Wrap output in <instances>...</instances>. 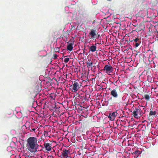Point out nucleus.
Segmentation results:
<instances>
[{
  "mask_svg": "<svg viewBox=\"0 0 158 158\" xmlns=\"http://www.w3.org/2000/svg\"><path fill=\"white\" fill-rule=\"evenodd\" d=\"M37 140L34 137H30L27 140L26 147L28 150L31 153H35L37 151Z\"/></svg>",
  "mask_w": 158,
  "mask_h": 158,
  "instance_id": "obj_1",
  "label": "nucleus"
},
{
  "mask_svg": "<svg viewBox=\"0 0 158 158\" xmlns=\"http://www.w3.org/2000/svg\"><path fill=\"white\" fill-rule=\"evenodd\" d=\"M133 41H134L133 44L136 48L137 47L141 44V40L140 39L136 38L135 39H133L132 38H131L129 36V42H132Z\"/></svg>",
  "mask_w": 158,
  "mask_h": 158,
  "instance_id": "obj_2",
  "label": "nucleus"
},
{
  "mask_svg": "<svg viewBox=\"0 0 158 158\" xmlns=\"http://www.w3.org/2000/svg\"><path fill=\"white\" fill-rule=\"evenodd\" d=\"M141 111L142 112V110L141 109H139L138 108H136L135 110L133 111L132 112H131V114L133 115L135 118H138L139 117L138 113H141Z\"/></svg>",
  "mask_w": 158,
  "mask_h": 158,
  "instance_id": "obj_3",
  "label": "nucleus"
},
{
  "mask_svg": "<svg viewBox=\"0 0 158 158\" xmlns=\"http://www.w3.org/2000/svg\"><path fill=\"white\" fill-rule=\"evenodd\" d=\"M104 70H106V73H109L111 72H112L113 71V68L108 65L106 64L105 65L103 68Z\"/></svg>",
  "mask_w": 158,
  "mask_h": 158,
  "instance_id": "obj_4",
  "label": "nucleus"
},
{
  "mask_svg": "<svg viewBox=\"0 0 158 158\" xmlns=\"http://www.w3.org/2000/svg\"><path fill=\"white\" fill-rule=\"evenodd\" d=\"M79 88V83L76 81L74 82V83L73 84L72 92H76L78 90Z\"/></svg>",
  "mask_w": 158,
  "mask_h": 158,
  "instance_id": "obj_5",
  "label": "nucleus"
},
{
  "mask_svg": "<svg viewBox=\"0 0 158 158\" xmlns=\"http://www.w3.org/2000/svg\"><path fill=\"white\" fill-rule=\"evenodd\" d=\"M69 154V150H67L66 149H63L61 152V156L63 158H67L68 157Z\"/></svg>",
  "mask_w": 158,
  "mask_h": 158,
  "instance_id": "obj_6",
  "label": "nucleus"
},
{
  "mask_svg": "<svg viewBox=\"0 0 158 158\" xmlns=\"http://www.w3.org/2000/svg\"><path fill=\"white\" fill-rule=\"evenodd\" d=\"M89 35L91 37V38L94 39L95 37H97V34L96 30L94 29H91L90 31L89 34Z\"/></svg>",
  "mask_w": 158,
  "mask_h": 158,
  "instance_id": "obj_7",
  "label": "nucleus"
},
{
  "mask_svg": "<svg viewBox=\"0 0 158 158\" xmlns=\"http://www.w3.org/2000/svg\"><path fill=\"white\" fill-rule=\"evenodd\" d=\"M45 149L48 151H50L52 149V144L48 143H44V144Z\"/></svg>",
  "mask_w": 158,
  "mask_h": 158,
  "instance_id": "obj_8",
  "label": "nucleus"
},
{
  "mask_svg": "<svg viewBox=\"0 0 158 158\" xmlns=\"http://www.w3.org/2000/svg\"><path fill=\"white\" fill-rule=\"evenodd\" d=\"M117 113L116 112H114L112 113H110L109 114L108 118L111 121L114 120Z\"/></svg>",
  "mask_w": 158,
  "mask_h": 158,
  "instance_id": "obj_9",
  "label": "nucleus"
},
{
  "mask_svg": "<svg viewBox=\"0 0 158 158\" xmlns=\"http://www.w3.org/2000/svg\"><path fill=\"white\" fill-rule=\"evenodd\" d=\"M88 16V15L87 13L85 11L82 12V13L80 14V18L84 20H87V17Z\"/></svg>",
  "mask_w": 158,
  "mask_h": 158,
  "instance_id": "obj_10",
  "label": "nucleus"
},
{
  "mask_svg": "<svg viewBox=\"0 0 158 158\" xmlns=\"http://www.w3.org/2000/svg\"><path fill=\"white\" fill-rule=\"evenodd\" d=\"M122 42L124 43V44H127L126 45L124 46H123V47L125 48V50L124 51V52H126L128 51V48H127V46L128 45V41L127 40L124 39L122 41Z\"/></svg>",
  "mask_w": 158,
  "mask_h": 158,
  "instance_id": "obj_11",
  "label": "nucleus"
},
{
  "mask_svg": "<svg viewBox=\"0 0 158 158\" xmlns=\"http://www.w3.org/2000/svg\"><path fill=\"white\" fill-rule=\"evenodd\" d=\"M110 94L114 98H117L118 96L117 91L115 89H114L111 91Z\"/></svg>",
  "mask_w": 158,
  "mask_h": 158,
  "instance_id": "obj_12",
  "label": "nucleus"
},
{
  "mask_svg": "<svg viewBox=\"0 0 158 158\" xmlns=\"http://www.w3.org/2000/svg\"><path fill=\"white\" fill-rule=\"evenodd\" d=\"M136 109V107H135L133 104L132 103H129V112H132L133 111Z\"/></svg>",
  "mask_w": 158,
  "mask_h": 158,
  "instance_id": "obj_13",
  "label": "nucleus"
},
{
  "mask_svg": "<svg viewBox=\"0 0 158 158\" xmlns=\"http://www.w3.org/2000/svg\"><path fill=\"white\" fill-rule=\"evenodd\" d=\"M129 73H131V74H130V76L131 78H132L135 76V73L133 69H129Z\"/></svg>",
  "mask_w": 158,
  "mask_h": 158,
  "instance_id": "obj_14",
  "label": "nucleus"
},
{
  "mask_svg": "<svg viewBox=\"0 0 158 158\" xmlns=\"http://www.w3.org/2000/svg\"><path fill=\"white\" fill-rule=\"evenodd\" d=\"M96 47L95 45H92L89 48L90 51L92 52H94L96 51Z\"/></svg>",
  "mask_w": 158,
  "mask_h": 158,
  "instance_id": "obj_15",
  "label": "nucleus"
},
{
  "mask_svg": "<svg viewBox=\"0 0 158 158\" xmlns=\"http://www.w3.org/2000/svg\"><path fill=\"white\" fill-rule=\"evenodd\" d=\"M67 48L68 50L71 51L73 49L72 44L71 43L69 44L67 46Z\"/></svg>",
  "mask_w": 158,
  "mask_h": 158,
  "instance_id": "obj_16",
  "label": "nucleus"
},
{
  "mask_svg": "<svg viewBox=\"0 0 158 158\" xmlns=\"http://www.w3.org/2000/svg\"><path fill=\"white\" fill-rule=\"evenodd\" d=\"M156 111H150L149 113V115L150 116L153 115L154 116L156 115Z\"/></svg>",
  "mask_w": 158,
  "mask_h": 158,
  "instance_id": "obj_17",
  "label": "nucleus"
},
{
  "mask_svg": "<svg viewBox=\"0 0 158 158\" xmlns=\"http://www.w3.org/2000/svg\"><path fill=\"white\" fill-rule=\"evenodd\" d=\"M144 97L145 98V99L147 100H149L150 99V96L148 94H145L144 95Z\"/></svg>",
  "mask_w": 158,
  "mask_h": 158,
  "instance_id": "obj_18",
  "label": "nucleus"
},
{
  "mask_svg": "<svg viewBox=\"0 0 158 158\" xmlns=\"http://www.w3.org/2000/svg\"><path fill=\"white\" fill-rule=\"evenodd\" d=\"M134 153L136 155V156H138L141 153V152L140 151L138 150L135 151V152H134Z\"/></svg>",
  "mask_w": 158,
  "mask_h": 158,
  "instance_id": "obj_19",
  "label": "nucleus"
},
{
  "mask_svg": "<svg viewBox=\"0 0 158 158\" xmlns=\"http://www.w3.org/2000/svg\"><path fill=\"white\" fill-rule=\"evenodd\" d=\"M93 64V63L91 62H89L86 63V65L88 67L91 66Z\"/></svg>",
  "mask_w": 158,
  "mask_h": 158,
  "instance_id": "obj_20",
  "label": "nucleus"
},
{
  "mask_svg": "<svg viewBox=\"0 0 158 158\" xmlns=\"http://www.w3.org/2000/svg\"><path fill=\"white\" fill-rule=\"evenodd\" d=\"M129 61H130L129 63H130V64L131 65V67H132L133 65V61H132V59L131 58H130V57L129 58Z\"/></svg>",
  "mask_w": 158,
  "mask_h": 158,
  "instance_id": "obj_21",
  "label": "nucleus"
},
{
  "mask_svg": "<svg viewBox=\"0 0 158 158\" xmlns=\"http://www.w3.org/2000/svg\"><path fill=\"white\" fill-rule=\"evenodd\" d=\"M128 59V58L126 57H125V61H124V66L125 65H127V64H128V62L127 61V60H126L127 59Z\"/></svg>",
  "mask_w": 158,
  "mask_h": 158,
  "instance_id": "obj_22",
  "label": "nucleus"
},
{
  "mask_svg": "<svg viewBox=\"0 0 158 158\" xmlns=\"http://www.w3.org/2000/svg\"><path fill=\"white\" fill-rule=\"evenodd\" d=\"M130 90H129V92H132L134 90V88H131V86L129 87Z\"/></svg>",
  "mask_w": 158,
  "mask_h": 158,
  "instance_id": "obj_23",
  "label": "nucleus"
},
{
  "mask_svg": "<svg viewBox=\"0 0 158 158\" xmlns=\"http://www.w3.org/2000/svg\"><path fill=\"white\" fill-rule=\"evenodd\" d=\"M69 58L67 57L65 58L64 60V61L65 63L68 62L69 60Z\"/></svg>",
  "mask_w": 158,
  "mask_h": 158,
  "instance_id": "obj_24",
  "label": "nucleus"
},
{
  "mask_svg": "<svg viewBox=\"0 0 158 158\" xmlns=\"http://www.w3.org/2000/svg\"><path fill=\"white\" fill-rule=\"evenodd\" d=\"M55 50V52H59V48L56 47Z\"/></svg>",
  "mask_w": 158,
  "mask_h": 158,
  "instance_id": "obj_25",
  "label": "nucleus"
},
{
  "mask_svg": "<svg viewBox=\"0 0 158 158\" xmlns=\"http://www.w3.org/2000/svg\"><path fill=\"white\" fill-rule=\"evenodd\" d=\"M57 55L56 54H53V58L54 59H56L57 58Z\"/></svg>",
  "mask_w": 158,
  "mask_h": 158,
  "instance_id": "obj_26",
  "label": "nucleus"
},
{
  "mask_svg": "<svg viewBox=\"0 0 158 158\" xmlns=\"http://www.w3.org/2000/svg\"><path fill=\"white\" fill-rule=\"evenodd\" d=\"M132 149H133V148H132ZM133 150L132 151H131L129 149V151L130 152H129L130 153H131L132 154H133L134 153V152H135V151L134 152H133Z\"/></svg>",
  "mask_w": 158,
  "mask_h": 158,
  "instance_id": "obj_27",
  "label": "nucleus"
},
{
  "mask_svg": "<svg viewBox=\"0 0 158 158\" xmlns=\"http://www.w3.org/2000/svg\"><path fill=\"white\" fill-rule=\"evenodd\" d=\"M126 31H127V32H128V31L127 30H126V29H125L123 31V33H126Z\"/></svg>",
  "mask_w": 158,
  "mask_h": 158,
  "instance_id": "obj_28",
  "label": "nucleus"
},
{
  "mask_svg": "<svg viewBox=\"0 0 158 158\" xmlns=\"http://www.w3.org/2000/svg\"><path fill=\"white\" fill-rule=\"evenodd\" d=\"M128 36V33H126L125 35V37H124L123 39L125 38V37L126 36Z\"/></svg>",
  "mask_w": 158,
  "mask_h": 158,
  "instance_id": "obj_29",
  "label": "nucleus"
},
{
  "mask_svg": "<svg viewBox=\"0 0 158 158\" xmlns=\"http://www.w3.org/2000/svg\"><path fill=\"white\" fill-rule=\"evenodd\" d=\"M100 35H98L97 37H95V38H96L97 39H98L99 37H100Z\"/></svg>",
  "mask_w": 158,
  "mask_h": 158,
  "instance_id": "obj_30",
  "label": "nucleus"
},
{
  "mask_svg": "<svg viewBox=\"0 0 158 158\" xmlns=\"http://www.w3.org/2000/svg\"><path fill=\"white\" fill-rule=\"evenodd\" d=\"M132 128L129 129V133L131 132V131H132Z\"/></svg>",
  "mask_w": 158,
  "mask_h": 158,
  "instance_id": "obj_31",
  "label": "nucleus"
},
{
  "mask_svg": "<svg viewBox=\"0 0 158 158\" xmlns=\"http://www.w3.org/2000/svg\"><path fill=\"white\" fill-rule=\"evenodd\" d=\"M142 113H143L142 111V112L141 111V113H139V115H140V116H139V117L142 116Z\"/></svg>",
  "mask_w": 158,
  "mask_h": 158,
  "instance_id": "obj_32",
  "label": "nucleus"
},
{
  "mask_svg": "<svg viewBox=\"0 0 158 158\" xmlns=\"http://www.w3.org/2000/svg\"><path fill=\"white\" fill-rule=\"evenodd\" d=\"M130 31H131V32H130V33H129V34H131V32H133V30H132V29H131V30H130Z\"/></svg>",
  "mask_w": 158,
  "mask_h": 158,
  "instance_id": "obj_33",
  "label": "nucleus"
},
{
  "mask_svg": "<svg viewBox=\"0 0 158 158\" xmlns=\"http://www.w3.org/2000/svg\"><path fill=\"white\" fill-rule=\"evenodd\" d=\"M131 145H133V143L132 142V143H131ZM130 145V143H129V145Z\"/></svg>",
  "mask_w": 158,
  "mask_h": 158,
  "instance_id": "obj_34",
  "label": "nucleus"
},
{
  "mask_svg": "<svg viewBox=\"0 0 158 158\" xmlns=\"http://www.w3.org/2000/svg\"><path fill=\"white\" fill-rule=\"evenodd\" d=\"M35 128H33L32 129V131H35Z\"/></svg>",
  "mask_w": 158,
  "mask_h": 158,
  "instance_id": "obj_35",
  "label": "nucleus"
},
{
  "mask_svg": "<svg viewBox=\"0 0 158 158\" xmlns=\"http://www.w3.org/2000/svg\"><path fill=\"white\" fill-rule=\"evenodd\" d=\"M128 134H127V139H128Z\"/></svg>",
  "mask_w": 158,
  "mask_h": 158,
  "instance_id": "obj_36",
  "label": "nucleus"
},
{
  "mask_svg": "<svg viewBox=\"0 0 158 158\" xmlns=\"http://www.w3.org/2000/svg\"><path fill=\"white\" fill-rule=\"evenodd\" d=\"M128 69V67H127V69H126V71H127V69Z\"/></svg>",
  "mask_w": 158,
  "mask_h": 158,
  "instance_id": "obj_37",
  "label": "nucleus"
},
{
  "mask_svg": "<svg viewBox=\"0 0 158 158\" xmlns=\"http://www.w3.org/2000/svg\"><path fill=\"white\" fill-rule=\"evenodd\" d=\"M117 144H118V145H120V143H117Z\"/></svg>",
  "mask_w": 158,
  "mask_h": 158,
  "instance_id": "obj_38",
  "label": "nucleus"
},
{
  "mask_svg": "<svg viewBox=\"0 0 158 158\" xmlns=\"http://www.w3.org/2000/svg\"><path fill=\"white\" fill-rule=\"evenodd\" d=\"M108 0L109 1H111L112 0Z\"/></svg>",
  "mask_w": 158,
  "mask_h": 158,
  "instance_id": "obj_39",
  "label": "nucleus"
},
{
  "mask_svg": "<svg viewBox=\"0 0 158 158\" xmlns=\"http://www.w3.org/2000/svg\"><path fill=\"white\" fill-rule=\"evenodd\" d=\"M131 25V23H130V25H129V26H130Z\"/></svg>",
  "mask_w": 158,
  "mask_h": 158,
  "instance_id": "obj_40",
  "label": "nucleus"
},
{
  "mask_svg": "<svg viewBox=\"0 0 158 158\" xmlns=\"http://www.w3.org/2000/svg\"><path fill=\"white\" fill-rule=\"evenodd\" d=\"M129 66H130V64H129Z\"/></svg>",
  "mask_w": 158,
  "mask_h": 158,
  "instance_id": "obj_41",
  "label": "nucleus"
},
{
  "mask_svg": "<svg viewBox=\"0 0 158 158\" xmlns=\"http://www.w3.org/2000/svg\"><path fill=\"white\" fill-rule=\"evenodd\" d=\"M131 103H133V102H132V101H131Z\"/></svg>",
  "mask_w": 158,
  "mask_h": 158,
  "instance_id": "obj_42",
  "label": "nucleus"
},
{
  "mask_svg": "<svg viewBox=\"0 0 158 158\" xmlns=\"http://www.w3.org/2000/svg\"><path fill=\"white\" fill-rule=\"evenodd\" d=\"M127 104H126V106H127Z\"/></svg>",
  "mask_w": 158,
  "mask_h": 158,
  "instance_id": "obj_43",
  "label": "nucleus"
}]
</instances>
